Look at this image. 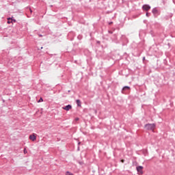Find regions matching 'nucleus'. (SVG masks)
<instances>
[{"instance_id": "17", "label": "nucleus", "mask_w": 175, "mask_h": 175, "mask_svg": "<svg viewBox=\"0 0 175 175\" xmlns=\"http://www.w3.org/2000/svg\"><path fill=\"white\" fill-rule=\"evenodd\" d=\"M29 10H30V13H32V10L29 9Z\"/></svg>"}, {"instance_id": "25", "label": "nucleus", "mask_w": 175, "mask_h": 175, "mask_svg": "<svg viewBox=\"0 0 175 175\" xmlns=\"http://www.w3.org/2000/svg\"><path fill=\"white\" fill-rule=\"evenodd\" d=\"M79 148H79V147H78V150H79Z\"/></svg>"}, {"instance_id": "18", "label": "nucleus", "mask_w": 175, "mask_h": 175, "mask_svg": "<svg viewBox=\"0 0 175 175\" xmlns=\"http://www.w3.org/2000/svg\"><path fill=\"white\" fill-rule=\"evenodd\" d=\"M109 33H113V31H109Z\"/></svg>"}, {"instance_id": "19", "label": "nucleus", "mask_w": 175, "mask_h": 175, "mask_svg": "<svg viewBox=\"0 0 175 175\" xmlns=\"http://www.w3.org/2000/svg\"><path fill=\"white\" fill-rule=\"evenodd\" d=\"M69 175H73V174H72V173L69 172Z\"/></svg>"}, {"instance_id": "21", "label": "nucleus", "mask_w": 175, "mask_h": 175, "mask_svg": "<svg viewBox=\"0 0 175 175\" xmlns=\"http://www.w3.org/2000/svg\"><path fill=\"white\" fill-rule=\"evenodd\" d=\"M78 144L80 145V144H81V142H79Z\"/></svg>"}, {"instance_id": "8", "label": "nucleus", "mask_w": 175, "mask_h": 175, "mask_svg": "<svg viewBox=\"0 0 175 175\" xmlns=\"http://www.w3.org/2000/svg\"><path fill=\"white\" fill-rule=\"evenodd\" d=\"M76 103H77V106H79V107L81 106V101H80V100H77Z\"/></svg>"}, {"instance_id": "10", "label": "nucleus", "mask_w": 175, "mask_h": 175, "mask_svg": "<svg viewBox=\"0 0 175 175\" xmlns=\"http://www.w3.org/2000/svg\"><path fill=\"white\" fill-rule=\"evenodd\" d=\"M10 18H8V24H10V23H12V21L10 22Z\"/></svg>"}, {"instance_id": "1", "label": "nucleus", "mask_w": 175, "mask_h": 175, "mask_svg": "<svg viewBox=\"0 0 175 175\" xmlns=\"http://www.w3.org/2000/svg\"><path fill=\"white\" fill-rule=\"evenodd\" d=\"M145 128L148 131H154L155 129V124H145Z\"/></svg>"}, {"instance_id": "22", "label": "nucleus", "mask_w": 175, "mask_h": 175, "mask_svg": "<svg viewBox=\"0 0 175 175\" xmlns=\"http://www.w3.org/2000/svg\"><path fill=\"white\" fill-rule=\"evenodd\" d=\"M24 152H26V150H25V149L24 150Z\"/></svg>"}, {"instance_id": "13", "label": "nucleus", "mask_w": 175, "mask_h": 175, "mask_svg": "<svg viewBox=\"0 0 175 175\" xmlns=\"http://www.w3.org/2000/svg\"><path fill=\"white\" fill-rule=\"evenodd\" d=\"M120 162H122V163H124L125 162V160L122 159V160L120 161Z\"/></svg>"}, {"instance_id": "3", "label": "nucleus", "mask_w": 175, "mask_h": 175, "mask_svg": "<svg viewBox=\"0 0 175 175\" xmlns=\"http://www.w3.org/2000/svg\"><path fill=\"white\" fill-rule=\"evenodd\" d=\"M136 169H137V171L138 172L139 174H140V175L143 174V169H144L143 166L139 165L136 167Z\"/></svg>"}, {"instance_id": "24", "label": "nucleus", "mask_w": 175, "mask_h": 175, "mask_svg": "<svg viewBox=\"0 0 175 175\" xmlns=\"http://www.w3.org/2000/svg\"><path fill=\"white\" fill-rule=\"evenodd\" d=\"M97 43H100V42L98 41V42H97Z\"/></svg>"}, {"instance_id": "14", "label": "nucleus", "mask_w": 175, "mask_h": 175, "mask_svg": "<svg viewBox=\"0 0 175 175\" xmlns=\"http://www.w3.org/2000/svg\"><path fill=\"white\" fill-rule=\"evenodd\" d=\"M66 175H69V172H68V171H67V172H66Z\"/></svg>"}, {"instance_id": "12", "label": "nucleus", "mask_w": 175, "mask_h": 175, "mask_svg": "<svg viewBox=\"0 0 175 175\" xmlns=\"http://www.w3.org/2000/svg\"><path fill=\"white\" fill-rule=\"evenodd\" d=\"M146 16H147V17H150V13L146 12Z\"/></svg>"}, {"instance_id": "20", "label": "nucleus", "mask_w": 175, "mask_h": 175, "mask_svg": "<svg viewBox=\"0 0 175 175\" xmlns=\"http://www.w3.org/2000/svg\"><path fill=\"white\" fill-rule=\"evenodd\" d=\"M144 59H146V57H144V58H143V60H144Z\"/></svg>"}, {"instance_id": "9", "label": "nucleus", "mask_w": 175, "mask_h": 175, "mask_svg": "<svg viewBox=\"0 0 175 175\" xmlns=\"http://www.w3.org/2000/svg\"><path fill=\"white\" fill-rule=\"evenodd\" d=\"M40 102H43L42 98H40V100L38 101V103H40Z\"/></svg>"}, {"instance_id": "6", "label": "nucleus", "mask_w": 175, "mask_h": 175, "mask_svg": "<svg viewBox=\"0 0 175 175\" xmlns=\"http://www.w3.org/2000/svg\"><path fill=\"white\" fill-rule=\"evenodd\" d=\"M64 110H66V111H69L70 109H72V105H68L66 107H63Z\"/></svg>"}, {"instance_id": "7", "label": "nucleus", "mask_w": 175, "mask_h": 175, "mask_svg": "<svg viewBox=\"0 0 175 175\" xmlns=\"http://www.w3.org/2000/svg\"><path fill=\"white\" fill-rule=\"evenodd\" d=\"M29 139L30 140H32V142H35V140H36V136L35 135V134L30 135Z\"/></svg>"}, {"instance_id": "16", "label": "nucleus", "mask_w": 175, "mask_h": 175, "mask_svg": "<svg viewBox=\"0 0 175 175\" xmlns=\"http://www.w3.org/2000/svg\"><path fill=\"white\" fill-rule=\"evenodd\" d=\"M109 24V25H111V24H113V22H110Z\"/></svg>"}, {"instance_id": "15", "label": "nucleus", "mask_w": 175, "mask_h": 175, "mask_svg": "<svg viewBox=\"0 0 175 175\" xmlns=\"http://www.w3.org/2000/svg\"><path fill=\"white\" fill-rule=\"evenodd\" d=\"M79 118H75V121H79Z\"/></svg>"}, {"instance_id": "11", "label": "nucleus", "mask_w": 175, "mask_h": 175, "mask_svg": "<svg viewBox=\"0 0 175 175\" xmlns=\"http://www.w3.org/2000/svg\"><path fill=\"white\" fill-rule=\"evenodd\" d=\"M10 20H12V21H14V23H16V19H13V17L12 18H10Z\"/></svg>"}, {"instance_id": "4", "label": "nucleus", "mask_w": 175, "mask_h": 175, "mask_svg": "<svg viewBox=\"0 0 175 175\" xmlns=\"http://www.w3.org/2000/svg\"><path fill=\"white\" fill-rule=\"evenodd\" d=\"M142 9L146 12H148L150 9H151V6H150V5L145 4L142 6Z\"/></svg>"}, {"instance_id": "5", "label": "nucleus", "mask_w": 175, "mask_h": 175, "mask_svg": "<svg viewBox=\"0 0 175 175\" xmlns=\"http://www.w3.org/2000/svg\"><path fill=\"white\" fill-rule=\"evenodd\" d=\"M129 90H131V87H129V86H124L122 88V94H125V91H128Z\"/></svg>"}, {"instance_id": "2", "label": "nucleus", "mask_w": 175, "mask_h": 175, "mask_svg": "<svg viewBox=\"0 0 175 175\" xmlns=\"http://www.w3.org/2000/svg\"><path fill=\"white\" fill-rule=\"evenodd\" d=\"M152 13L154 14V17H158V16L161 14V13L159 12V11H158V9H157V8L152 9Z\"/></svg>"}, {"instance_id": "23", "label": "nucleus", "mask_w": 175, "mask_h": 175, "mask_svg": "<svg viewBox=\"0 0 175 175\" xmlns=\"http://www.w3.org/2000/svg\"><path fill=\"white\" fill-rule=\"evenodd\" d=\"M40 37H42V35H39Z\"/></svg>"}]
</instances>
